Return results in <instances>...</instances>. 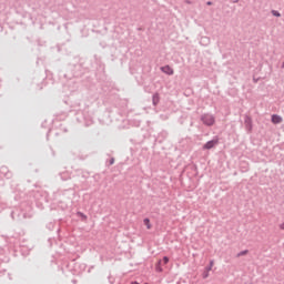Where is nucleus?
<instances>
[{
    "label": "nucleus",
    "mask_w": 284,
    "mask_h": 284,
    "mask_svg": "<svg viewBox=\"0 0 284 284\" xmlns=\"http://www.w3.org/2000/svg\"><path fill=\"white\" fill-rule=\"evenodd\" d=\"M163 263V265H168L170 263V257L164 256L162 258V261L160 260L156 264H155V271L161 273L163 272V267L161 266V264Z\"/></svg>",
    "instance_id": "f257e3e1"
},
{
    "label": "nucleus",
    "mask_w": 284,
    "mask_h": 284,
    "mask_svg": "<svg viewBox=\"0 0 284 284\" xmlns=\"http://www.w3.org/2000/svg\"><path fill=\"white\" fill-rule=\"evenodd\" d=\"M202 121L205 125H214V118L210 114L203 115Z\"/></svg>",
    "instance_id": "f03ea898"
},
{
    "label": "nucleus",
    "mask_w": 284,
    "mask_h": 284,
    "mask_svg": "<svg viewBox=\"0 0 284 284\" xmlns=\"http://www.w3.org/2000/svg\"><path fill=\"white\" fill-rule=\"evenodd\" d=\"M215 145H219V140H211L203 145V150H212Z\"/></svg>",
    "instance_id": "7ed1b4c3"
},
{
    "label": "nucleus",
    "mask_w": 284,
    "mask_h": 284,
    "mask_svg": "<svg viewBox=\"0 0 284 284\" xmlns=\"http://www.w3.org/2000/svg\"><path fill=\"white\" fill-rule=\"evenodd\" d=\"M161 71L164 73V74H168L169 77H172V74H174V69H172V67L170 65H164L161 68Z\"/></svg>",
    "instance_id": "20e7f679"
},
{
    "label": "nucleus",
    "mask_w": 284,
    "mask_h": 284,
    "mask_svg": "<svg viewBox=\"0 0 284 284\" xmlns=\"http://www.w3.org/2000/svg\"><path fill=\"white\" fill-rule=\"evenodd\" d=\"M272 123H274L275 125L278 124V123H283V118L281 115L273 114L272 115Z\"/></svg>",
    "instance_id": "39448f33"
},
{
    "label": "nucleus",
    "mask_w": 284,
    "mask_h": 284,
    "mask_svg": "<svg viewBox=\"0 0 284 284\" xmlns=\"http://www.w3.org/2000/svg\"><path fill=\"white\" fill-rule=\"evenodd\" d=\"M143 224L145 225L146 230H152V223L150 222V219H144Z\"/></svg>",
    "instance_id": "423d86ee"
},
{
    "label": "nucleus",
    "mask_w": 284,
    "mask_h": 284,
    "mask_svg": "<svg viewBox=\"0 0 284 284\" xmlns=\"http://www.w3.org/2000/svg\"><path fill=\"white\" fill-rule=\"evenodd\" d=\"M272 14H273L274 17H281V13H280L278 11H276V10H273V11H272Z\"/></svg>",
    "instance_id": "0eeeda50"
},
{
    "label": "nucleus",
    "mask_w": 284,
    "mask_h": 284,
    "mask_svg": "<svg viewBox=\"0 0 284 284\" xmlns=\"http://www.w3.org/2000/svg\"><path fill=\"white\" fill-rule=\"evenodd\" d=\"M247 254V251H242L241 253L237 254V256H245Z\"/></svg>",
    "instance_id": "6e6552de"
},
{
    "label": "nucleus",
    "mask_w": 284,
    "mask_h": 284,
    "mask_svg": "<svg viewBox=\"0 0 284 284\" xmlns=\"http://www.w3.org/2000/svg\"><path fill=\"white\" fill-rule=\"evenodd\" d=\"M207 276H210V273H207V271H206L203 273V278H207Z\"/></svg>",
    "instance_id": "1a4fd4ad"
},
{
    "label": "nucleus",
    "mask_w": 284,
    "mask_h": 284,
    "mask_svg": "<svg viewBox=\"0 0 284 284\" xmlns=\"http://www.w3.org/2000/svg\"><path fill=\"white\" fill-rule=\"evenodd\" d=\"M211 270H212V266H211V267H209V268H206V272H207V273H210V271H211Z\"/></svg>",
    "instance_id": "9d476101"
},
{
    "label": "nucleus",
    "mask_w": 284,
    "mask_h": 284,
    "mask_svg": "<svg viewBox=\"0 0 284 284\" xmlns=\"http://www.w3.org/2000/svg\"><path fill=\"white\" fill-rule=\"evenodd\" d=\"M207 6H212V2H207Z\"/></svg>",
    "instance_id": "9b49d317"
}]
</instances>
